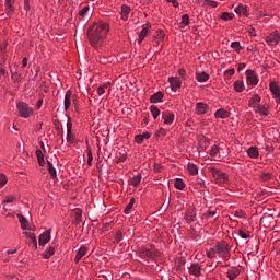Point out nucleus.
Here are the masks:
<instances>
[{"mask_svg":"<svg viewBox=\"0 0 280 280\" xmlns=\"http://www.w3.org/2000/svg\"><path fill=\"white\" fill-rule=\"evenodd\" d=\"M106 34H108V24L106 22L94 23L88 31L90 45L97 49V47L102 46L103 40L106 38Z\"/></svg>","mask_w":280,"mask_h":280,"instance_id":"nucleus-1","label":"nucleus"},{"mask_svg":"<svg viewBox=\"0 0 280 280\" xmlns=\"http://www.w3.org/2000/svg\"><path fill=\"white\" fill-rule=\"evenodd\" d=\"M208 171L210 172V174H211L212 178L215 180V183H218L219 185L229 183V176H226L224 172H222L213 166L208 167Z\"/></svg>","mask_w":280,"mask_h":280,"instance_id":"nucleus-2","label":"nucleus"},{"mask_svg":"<svg viewBox=\"0 0 280 280\" xmlns=\"http://www.w3.org/2000/svg\"><path fill=\"white\" fill-rule=\"evenodd\" d=\"M16 108L20 117H23V119H27L34 115V109L25 102H19Z\"/></svg>","mask_w":280,"mask_h":280,"instance_id":"nucleus-3","label":"nucleus"},{"mask_svg":"<svg viewBox=\"0 0 280 280\" xmlns=\"http://www.w3.org/2000/svg\"><path fill=\"white\" fill-rule=\"evenodd\" d=\"M217 255L223 257V259H229V244L224 241L217 243L214 246Z\"/></svg>","mask_w":280,"mask_h":280,"instance_id":"nucleus-4","label":"nucleus"},{"mask_svg":"<svg viewBox=\"0 0 280 280\" xmlns=\"http://www.w3.org/2000/svg\"><path fill=\"white\" fill-rule=\"evenodd\" d=\"M246 82L247 84H250L252 86H257L259 84V79H257V73L253 70H246Z\"/></svg>","mask_w":280,"mask_h":280,"instance_id":"nucleus-5","label":"nucleus"},{"mask_svg":"<svg viewBox=\"0 0 280 280\" xmlns=\"http://www.w3.org/2000/svg\"><path fill=\"white\" fill-rule=\"evenodd\" d=\"M51 240V230H47L46 232L39 235L38 244L39 246H45Z\"/></svg>","mask_w":280,"mask_h":280,"instance_id":"nucleus-6","label":"nucleus"},{"mask_svg":"<svg viewBox=\"0 0 280 280\" xmlns=\"http://www.w3.org/2000/svg\"><path fill=\"white\" fill-rule=\"evenodd\" d=\"M261 96L260 95H257V94H254L250 100H249V103H248V106L250 108H257L258 106H260L261 104Z\"/></svg>","mask_w":280,"mask_h":280,"instance_id":"nucleus-7","label":"nucleus"},{"mask_svg":"<svg viewBox=\"0 0 280 280\" xmlns=\"http://www.w3.org/2000/svg\"><path fill=\"white\" fill-rule=\"evenodd\" d=\"M279 33H272L266 38V43L271 46L279 45Z\"/></svg>","mask_w":280,"mask_h":280,"instance_id":"nucleus-8","label":"nucleus"},{"mask_svg":"<svg viewBox=\"0 0 280 280\" xmlns=\"http://www.w3.org/2000/svg\"><path fill=\"white\" fill-rule=\"evenodd\" d=\"M162 118L164 119V124H166L167 126H172V124H174V113L163 112Z\"/></svg>","mask_w":280,"mask_h":280,"instance_id":"nucleus-9","label":"nucleus"},{"mask_svg":"<svg viewBox=\"0 0 280 280\" xmlns=\"http://www.w3.org/2000/svg\"><path fill=\"white\" fill-rule=\"evenodd\" d=\"M168 82L171 84L172 91H178V89H180V85L183 84V82L179 81L178 78H174V77L170 78Z\"/></svg>","mask_w":280,"mask_h":280,"instance_id":"nucleus-10","label":"nucleus"},{"mask_svg":"<svg viewBox=\"0 0 280 280\" xmlns=\"http://www.w3.org/2000/svg\"><path fill=\"white\" fill-rule=\"evenodd\" d=\"M72 127H73V124H71V121L68 120V122H67V138H66L68 143H73L74 142L73 133L71 132Z\"/></svg>","mask_w":280,"mask_h":280,"instance_id":"nucleus-11","label":"nucleus"},{"mask_svg":"<svg viewBox=\"0 0 280 280\" xmlns=\"http://www.w3.org/2000/svg\"><path fill=\"white\" fill-rule=\"evenodd\" d=\"M214 117L219 119H226L228 117H231V113L224 108H220L215 112Z\"/></svg>","mask_w":280,"mask_h":280,"instance_id":"nucleus-12","label":"nucleus"},{"mask_svg":"<svg viewBox=\"0 0 280 280\" xmlns=\"http://www.w3.org/2000/svg\"><path fill=\"white\" fill-rule=\"evenodd\" d=\"M202 268L199 264H192L189 268V272L194 275V277H200Z\"/></svg>","mask_w":280,"mask_h":280,"instance_id":"nucleus-13","label":"nucleus"},{"mask_svg":"<svg viewBox=\"0 0 280 280\" xmlns=\"http://www.w3.org/2000/svg\"><path fill=\"white\" fill-rule=\"evenodd\" d=\"M86 253H89V248L86 247H81L78 253H77V256L74 258V262L75 264H80V259H82V257L86 256Z\"/></svg>","mask_w":280,"mask_h":280,"instance_id":"nucleus-14","label":"nucleus"},{"mask_svg":"<svg viewBox=\"0 0 280 280\" xmlns=\"http://www.w3.org/2000/svg\"><path fill=\"white\" fill-rule=\"evenodd\" d=\"M21 228L23 229V231H27V229L30 231H32V228H30V222L27 221V219H25V217L18 214Z\"/></svg>","mask_w":280,"mask_h":280,"instance_id":"nucleus-15","label":"nucleus"},{"mask_svg":"<svg viewBox=\"0 0 280 280\" xmlns=\"http://www.w3.org/2000/svg\"><path fill=\"white\" fill-rule=\"evenodd\" d=\"M234 12H236L238 16H248V9L244 4L236 7Z\"/></svg>","mask_w":280,"mask_h":280,"instance_id":"nucleus-16","label":"nucleus"},{"mask_svg":"<svg viewBox=\"0 0 280 280\" xmlns=\"http://www.w3.org/2000/svg\"><path fill=\"white\" fill-rule=\"evenodd\" d=\"M226 275L230 280H235V279H237V277H240V269L234 267V268L228 270Z\"/></svg>","mask_w":280,"mask_h":280,"instance_id":"nucleus-17","label":"nucleus"},{"mask_svg":"<svg viewBox=\"0 0 280 280\" xmlns=\"http://www.w3.org/2000/svg\"><path fill=\"white\" fill-rule=\"evenodd\" d=\"M247 155L249 156V159H258L259 158V149H257V147H250L247 150Z\"/></svg>","mask_w":280,"mask_h":280,"instance_id":"nucleus-18","label":"nucleus"},{"mask_svg":"<svg viewBox=\"0 0 280 280\" xmlns=\"http://www.w3.org/2000/svg\"><path fill=\"white\" fill-rule=\"evenodd\" d=\"M130 12H131L130 7H128V5H126V4H122V5H121V12H120V14H121V20H122V21H128V14H130Z\"/></svg>","mask_w":280,"mask_h":280,"instance_id":"nucleus-19","label":"nucleus"},{"mask_svg":"<svg viewBox=\"0 0 280 280\" xmlns=\"http://www.w3.org/2000/svg\"><path fill=\"white\" fill-rule=\"evenodd\" d=\"M163 100V92H156L153 95H151L150 102L151 104H159Z\"/></svg>","mask_w":280,"mask_h":280,"instance_id":"nucleus-20","label":"nucleus"},{"mask_svg":"<svg viewBox=\"0 0 280 280\" xmlns=\"http://www.w3.org/2000/svg\"><path fill=\"white\" fill-rule=\"evenodd\" d=\"M196 113H197V115H205V113H207V104L197 103Z\"/></svg>","mask_w":280,"mask_h":280,"instance_id":"nucleus-21","label":"nucleus"},{"mask_svg":"<svg viewBox=\"0 0 280 280\" xmlns=\"http://www.w3.org/2000/svg\"><path fill=\"white\" fill-rule=\"evenodd\" d=\"M65 110H69L70 106H71V91H67L66 95H65Z\"/></svg>","mask_w":280,"mask_h":280,"instance_id":"nucleus-22","label":"nucleus"},{"mask_svg":"<svg viewBox=\"0 0 280 280\" xmlns=\"http://www.w3.org/2000/svg\"><path fill=\"white\" fill-rule=\"evenodd\" d=\"M47 167H48V172L50 174V177L56 180V178H58V175L56 173V168L54 167V164H51V162L47 161Z\"/></svg>","mask_w":280,"mask_h":280,"instance_id":"nucleus-23","label":"nucleus"},{"mask_svg":"<svg viewBox=\"0 0 280 280\" xmlns=\"http://www.w3.org/2000/svg\"><path fill=\"white\" fill-rule=\"evenodd\" d=\"M196 80L199 82H207L209 80V74L207 72H196Z\"/></svg>","mask_w":280,"mask_h":280,"instance_id":"nucleus-24","label":"nucleus"},{"mask_svg":"<svg viewBox=\"0 0 280 280\" xmlns=\"http://www.w3.org/2000/svg\"><path fill=\"white\" fill-rule=\"evenodd\" d=\"M140 255L142 257H154V252H152V249H149L148 247H141Z\"/></svg>","mask_w":280,"mask_h":280,"instance_id":"nucleus-25","label":"nucleus"},{"mask_svg":"<svg viewBox=\"0 0 280 280\" xmlns=\"http://www.w3.org/2000/svg\"><path fill=\"white\" fill-rule=\"evenodd\" d=\"M151 135L149 132H144L142 135H137L135 137L136 143H143L144 139H150Z\"/></svg>","mask_w":280,"mask_h":280,"instance_id":"nucleus-26","label":"nucleus"},{"mask_svg":"<svg viewBox=\"0 0 280 280\" xmlns=\"http://www.w3.org/2000/svg\"><path fill=\"white\" fill-rule=\"evenodd\" d=\"M254 113H259V115H264L265 117H268V107L258 105L257 108L254 109Z\"/></svg>","mask_w":280,"mask_h":280,"instance_id":"nucleus-27","label":"nucleus"},{"mask_svg":"<svg viewBox=\"0 0 280 280\" xmlns=\"http://www.w3.org/2000/svg\"><path fill=\"white\" fill-rule=\"evenodd\" d=\"M23 235H25L26 237H28V240H31L33 246H35V248L38 246V243L36 241V234L34 233H30V232H23Z\"/></svg>","mask_w":280,"mask_h":280,"instance_id":"nucleus-28","label":"nucleus"},{"mask_svg":"<svg viewBox=\"0 0 280 280\" xmlns=\"http://www.w3.org/2000/svg\"><path fill=\"white\" fill-rule=\"evenodd\" d=\"M187 170L191 176H196L198 174V166L194 163H188Z\"/></svg>","mask_w":280,"mask_h":280,"instance_id":"nucleus-29","label":"nucleus"},{"mask_svg":"<svg viewBox=\"0 0 280 280\" xmlns=\"http://www.w3.org/2000/svg\"><path fill=\"white\" fill-rule=\"evenodd\" d=\"M36 156H37L38 164L40 165V167H43L45 165V155H43V151L37 150Z\"/></svg>","mask_w":280,"mask_h":280,"instance_id":"nucleus-30","label":"nucleus"},{"mask_svg":"<svg viewBox=\"0 0 280 280\" xmlns=\"http://www.w3.org/2000/svg\"><path fill=\"white\" fill-rule=\"evenodd\" d=\"M55 253L56 248L49 247L47 250L44 252L43 257L44 259H49L50 257H52V255H55Z\"/></svg>","mask_w":280,"mask_h":280,"instance_id":"nucleus-31","label":"nucleus"},{"mask_svg":"<svg viewBox=\"0 0 280 280\" xmlns=\"http://www.w3.org/2000/svg\"><path fill=\"white\" fill-rule=\"evenodd\" d=\"M121 240H124V233L120 230H118L114 234V244H119V242H121Z\"/></svg>","mask_w":280,"mask_h":280,"instance_id":"nucleus-32","label":"nucleus"},{"mask_svg":"<svg viewBox=\"0 0 280 280\" xmlns=\"http://www.w3.org/2000/svg\"><path fill=\"white\" fill-rule=\"evenodd\" d=\"M141 178H142L141 175H136L130 179V185H132V187H139L141 183Z\"/></svg>","mask_w":280,"mask_h":280,"instance_id":"nucleus-33","label":"nucleus"},{"mask_svg":"<svg viewBox=\"0 0 280 280\" xmlns=\"http://www.w3.org/2000/svg\"><path fill=\"white\" fill-rule=\"evenodd\" d=\"M269 89H270L272 95H275V96L279 95V93H280V92H279V85H277L276 82H271V83L269 84Z\"/></svg>","mask_w":280,"mask_h":280,"instance_id":"nucleus-34","label":"nucleus"},{"mask_svg":"<svg viewBox=\"0 0 280 280\" xmlns=\"http://www.w3.org/2000/svg\"><path fill=\"white\" fill-rule=\"evenodd\" d=\"M164 38H165V32L159 30V31L156 32V35H155V43H156V45H159V43H161L162 40H164Z\"/></svg>","mask_w":280,"mask_h":280,"instance_id":"nucleus-35","label":"nucleus"},{"mask_svg":"<svg viewBox=\"0 0 280 280\" xmlns=\"http://www.w3.org/2000/svg\"><path fill=\"white\" fill-rule=\"evenodd\" d=\"M145 36H148V27H143L139 34V39L138 43L139 45H141V43H143V40L145 39Z\"/></svg>","mask_w":280,"mask_h":280,"instance_id":"nucleus-36","label":"nucleus"},{"mask_svg":"<svg viewBox=\"0 0 280 280\" xmlns=\"http://www.w3.org/2000/svg\"><path fill=\"white\" fill-rule=\"evenodd\" d=\"M150 112H151L153 119H156L161 115V110L159 109V107H156L154 105H152L150 107Z\"/></svg>","mask_w":280,"mask_h":280,"instance_id":"nucleus-37","label":"nucleus"},{"mask_svg":"<svg viewBox=\"0 0 280 280\" xmlns=\"http://www.w3.org/2000/svg\"><path fill=\"white\" fill-rule=\"evenodd\" d=\"M175 189H179V191H183L185 189V182L183 179L177 178L174 184Z\"/></svg>","mask_w":280,"mask_h":280,"instance_id":"nucleus-38","label":"nucleus"},{"mask_svg":"<svg viewBox=\"0 0 280 280\" xmlns=\"http://www.w3.org/2000/svg\"><path fill=\"white\" fill-rule=\"evenodd\" d=\"M234 89L237 93H242V91H244V82L242 81H236L234 83Z\"/></svg>","mask_w":280,"mask_h":280,"instance_id":"nucleus-39","label":"nucleus"},{"mask_svg":"<svg viewBox=\"0 0 280 280\" xmlns=\"http://www.w3.org/2000/svg\"><path fill=\"white\" fill-rule=\"evenodd\" d=\"M132 207H135V198L130 199V202L125 208L124 213L128 215V213H130V211L132 210Z\"/></svg>","mask_w":280,"mask_h":280,"instance_id":"nucleus-40","label":"nucleus"},{"mask_svg":"<svg viewBox=\"0 0 280 280\" xmlns=\"http://www.w3.org/2000/svg\"><path fill=\"white\" fill-rule=\"evenodd\" d=\"M232 49H234V51H236L237 54H240L242 51V45L240 44V42H233L231 44Z\"/></svg>","mask_w":280,"mask_h":280,"instance_id":"nucleus-41","label":"nucleus"},{"mask_svg":"<svg viewBox=\"0 0 280 280\" xmlns=\"http://www.w3.org/2000/svg\"><path fill=\"white\" fill-rule=\"evenodd\" d=\"M187 25H189V15L184 14L182 16V25H180V27H187Z\"/></svg>","mask_w":280,"mask_h":280,"instance_id":"nucleus-42","label":"nucleus"},{"mask_svg":"<svg viewBox=\"0 0 280 280\" xmlns=\"http://www.w3.org/2000/svg\"><path fill=\"white\" fill-rule=\"evenodd\" d=\"M219 153H220V147L213 145L210 150V156H218Z\"/></svg>","mask_w":280,"mask_h":280,"instance_id":"nucleus-43","label":"nucleus"},{"mask_svg":"<svg viewBox=\"0 0 280 280\" xmlns=\"http://www.w3.org/2000/svg\"><path fill=\"white\" fill-rule=\"evenodd\" d=\"M5 7V10H4V12H5V14H7V16H12V14H14V7H12V4L11 5H4Z\"/></svg>","mask_w":280,"mask_h":280,"instance_id":"nucleus-44","label":"nucleus"},{"mask_svg":"<svg viewBox=\"0 0 280 280\" xmlns=\"http://www.w3.org/2000/svg\"><path fill=\"white\" fill-rule=\"evenodd\" d=\"M11 79L13 82H21V74L19 72H12L11 70Z\"/></svg>","mask_w":280,"mask_h":280,"instance_id":"nucleus-45","label":"nucleus"},{"mask_svg":"<svg viewBox=\"0 0 280 280\" xmlns=\"http://www.w3.org/2000/svg\"><path fill=\"white\" fill-rule=\"evenodd\" d=\"M221 19L222 21H231V19H233V13L223 12Z\"/></svg>","mask_w":280,"mask_h":280,"instance_id":"nucleus-46","label":"nucleus"},{"mask_svg":"<svg viewBox=\"0 0 280 280\" xmlns=\"http://www.w3.org/2000/svg\"><path fill=\"white\" fill-rule=\"evenodd\" d=\"M218 253L215 252L214 247L207 252V257L209 259H213Z\"/></svg>","mask_w":280,"mask_h":280,"instance_id":"nucleus-47","label":"nucleus"},{"mask_svg":"<svg viewBox=\"0 0 280 280\" xmlns=\"http://www.w3.org/2000/svg\"><path fill=\"white\" fill-rule=\"evenodd\" d=\"M7 183H8V177H5V175L3 174H0V189L1 187H4Z\"/></svg>","mask_w":280,"mask_h":280,"instance_id":"nucleus-48","label":"nucleus"},{"mask_svg":"<svg viewBox=\"0 0 280 280\" xmlns=\"http://www.w3.org/2000/svg\"><path fill=\"white\" fill-rule=\"evenodd\" d=\"M240 237H242V240H248L250 237V232H244V231H240L238 232Z\"/></svg>","mask_w":280,"mask_h":280,"instance_id":"nucleus-49","label":"nucleus"},{"mask_svg":"<svg viewBox=\"0 0 280 280\" xmlns=\"http://www.w3.org/2000/svg\"><path fill=\"white\" fill-rule=\"evenodd\" d=\"M88 165H93V153L91 150H88Z\"/></svg>","mask_w":280,"mask_h":280,"instance_id":"nucleus-50","label":"nucleus"},{"mask_svg":"<svg viewBox=\"0 0 280 280\" xmlns=\"http://www.w3.org/2000/svg\"><path fill=\"white\" fill-rule=\"evenodd\" d=\"M260 178H261V180L267 182V180H270V178H272V175H270V173H262L260 175Z\"/></svg>","mask_w":280,"mask_h":280,"instance_id":"nucleus-51","label":"nucleus"},{"mask_svg":"<svg viewBox=\"0 0 280 280\" xmlns=\"http://www.w3.org/2000/svg\"><path fill=\"white\" fill-rule=\"evenodd\" d=\"M207 5H210V8H217L218 2L213 0H206Z\"/></svg>","mask_w":280,"mask_h":280,"instance_id":"nucleus-52","label":"nucleus"},{"mask_svg":"<svg viewBox=\"0 0 280 280\" xmlns=\"http://www.w3.org/2000/svg\"><path fill=\"white\" fill-rule=\"evenodd\" d=\"M86 12H89V7H84L80 12H79V16H86Z\"/></svg>","mask_w":280,"mask_h":280,"instance_id":"nucleus-53","label":"nucleus"},{"mask_svg":"<svg viewBox=\"0 0 280 280\" xmlns=\"http://www.w3.org/2000/svg\"><path fill=\"white\" fill-rule=\"evenodd\" d=\"M14 200H16V198H14V196H8L4 200H3V203L8 202H14Z\"/></svg>","mask_w":280,"mask_h":280,"instance_id":"nucleus-54","label":"nucleus"},{"mask_svg":"<svg viewBox=\"0 0 280 280\" xmlns=\"http://www.w3.org/2000/svg\"><path fill=\"white\" fill-rule=\"evenodd\" d=\"M225 75H228L229 78H231L232 75H235V69L226 70Z\"/></svg>","mask_w":280,"mask_h":280,"instance_id":"nucleus-55","label":"nucleus"},{"mask_svg":"<svg viewBox=\"0 0 280 280\" xmlns=\"http://www.w3.org/2000/svg\"><path fill=\"white\" fill-rule=\"evenodd\" d=\"M96 91H97V95H104V93H106V90L102 88V85L98 86Z\"/></svg>","mask_w":280,"mask_h":280,"instance_id":"nucleus-56","label":"nucleus"},{"mask_svg":"<svg viewBox=\"0 0 280 280\" xmlns=\"http://www.w3.org/2000/svg\"><path fill=\"white\" fill-rule=\"evenodd\" d=\"M75 220H77V221L82 220V211H80V210H77V211H75Z\"/></svg>","mask_w":280,"mask_h":280,"instance_id":"nucleus-57","label":"nucleus"},{"mask_svg":"<svg viewBox=\"0 0 280 280\" xmlns=\"http://www.w3.org/2000/svg\"><path fill=\"white\" fill-rule=\"evenodd\" d=\"M161 135H162L163 137H165V135H167V131H165L164 128H161V129L158 131L156 136H158V137H161Z\"/></svg>","mask_w":280,"mask_h":280,"instance_id":"nucleus-58","label":"nucleus"},{"mask_svg":"<svg viewBox=\"0 0 280 280\" xmlns=\"http://www.w3.org/2000/svg\"><path fill=\"white\" fill-rule=\"evenodd\" d=\"M102 88L106 91V89H108V95H110V82H107L105 84L102 85Z\"/></svg>","mask_w":280,"mask_h":280,"instance_id":"nucleus-59","label":"nucleus"},{"mask_svg":"<svg viewBox=\"0 0 280 280\" xmlns=\"http://www.w3.org/2000/svg\"><path fill=\"white\" fill-rule=\"evenodd\" d=\"M167 3H172L174 8H178L179 3L178 0H166Z\"/></svg>","mask_w":280,"mask_h":280,"instance_id":"nucleus-60","label":"nucleus"},{"mask_svg":"<svg viewBox=\"0 0 280 280\" xmlns=\"http://www.w3.org/2000/svg\"><path fill=\"white\" fill-rule=\"evenodd\" d=\"M153 167H154V171H155V172H161V170H162L163 166H161V164H154Z\"/></svg>","mask_w":280,"mask_h":280,"instance_id":"nucleus-61","label":"nucleus"},{"mask_svg":"<svg viewBox=\"0 0 280 280\" xmlns=\"http://www.w3.org/2000/svg\"><path fill=\"white\" fill-rule=\"evenodd\" d=\"M25 67H27V58L24 57L22 60V69H25Z\"/></svg>","mask_w":280,"mask_h":280,"instance_id":"nucleus-62","label":"nucleus"},{"mask_svg":"<svg viewBox=\"0 0 280 280\" xmlns=\"http://www.w3.org/2000/svg\"><path fill=\"white\" fill-rule=\"evenodd\" d=\"M40 106H43V100H39V101H37V103H36V108H37V109L40 108Z\"/></svg>","mask_w":280,"mask_h":280,"instance_id":"nucleus-63","label":"nucleus"},{"mask_svg":"<svg viewBox=\"0 0 280 280\" xmlns=\"http://www.w3.org/2000/svg\"><path fill=\"white\" fill-rule=\"evenodd\" d=\"M178 73H179L180 78H185L186 71L183 70V69H180V70L178 71Z\"/></svg>","mask_w":280,"mask_h":280,"instance_id":"nucleus-64","label":"nucleus"}]
</instances>
